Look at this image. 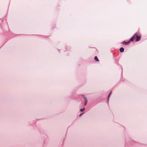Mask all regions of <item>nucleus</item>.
<instances>
[{"mask_svg":"<svg viewBox=\"0 0 147 147\" xmlns=\"http://www.w3.org/2000/svg\"><path fill=\"white\" fill-rule=\"evenodd\" d=\"M130 41H130V40H129L127 42H126L125 41H124L123 42H122V43L123 44H125V45H127L130 43Z\"/></svg>","mask_w":147,"mask_h":147,"instance_id":"obj_2","label":"nucleus"},{"mask_svg":"<svg viewBox=\"0 0 147 147\" xmlns=\"http://www.w3.org/2000/svg\"><path fill=\"white\" fill-rule=\"evenodd\" d=\"M111 92L110 93V94H109V96H108V100L109 99V97L111 94Z\"/></svg>","mask_w":147,"mask_h":147,"instance_id":"obj_7","label":"nucleus"},{"mask_svg":"<svg viewBox=\"0 0 147 147\" xmlns=\"http://www.w3.org/2000/svg\"><path fill=\"white\" fill-rule=\"evenodd\" d=\"M83 98L84 99V105L85 106L87 103V100L85 96H83Z\"/></svg>","mask_w":147,"mask_h":147,"instance_id":"obj_3","label":"nucleus"},{"mask_svg":"<svg viewBox=\"0 0 147 147\" xmlns=\"http://www.w3.org/2000/svg\"><path fill=\"white\" fill-rule=\"evenodd\" d=\"M141 38V36L136 33L130 39V41H133L135 39L136 42H138L140 40Z\"/></svg>","mask_w":147,"mask_h":147,"instance_id":"obj_1","label":"nucleus"},{"mask_svg":"<svg viewBox=\"0 0 147 147\" xmlns=\"http://www.w3.org/2000/svg\"><path fill=\"white\" fill-rule=\"evenodd\" d=\"M119 50L121 52H123L124 51V49L123 48L121 47L120 49Z\"/></svg>","mask_w":147,"mask_h":147,"instance_id":"obj_4","label":"nucleus"},{"mask_svg":"<svg viewBox=\"0 0 147 147\" xmlns=\"http://www.w3.org/2000/svg\"><path fill=\"white\" fill-rule=\"evenodd\" d=\"M94 59L96 61H99V60L96 56L95 57Z\"/></svg>","mask_w":147,"mask_h":147,"instance_id":"obj_5","label":"nucleus"},{"mask_svg":"<svg viewBox=\"0 0 147 147\" xmlns=\"http://www.w3.org/2000/svg\"><path fill=\"white\" fill-rule=\"evenodd\" d=\"M84 110V109H80V111H81V112H82Z\"/></svg>","mask_w":147,"mask_h":147,"instance_id":"obj_6","label":"nucleus"}]
</instances>
